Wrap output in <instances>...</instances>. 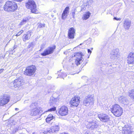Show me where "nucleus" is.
<instances>
[{
    "instance_id": "obj_1",
    "label": "nucleus",
    "mask_w": 134,
    "mask_h": 134,
    "mask_svg": "<svg viewBox=\"0 0 134 134\" xmlns=\"http://www.w3.org/2000/svg\"><path fill=\"white\" fill-rule=\"evenodd\" d=\"M17 3L12 1H8L3 7V9L5 12L12 13L15 12L18 9Z\"/></svg>"
},
{
    "instance_id": "obj_2",
    "label": "nucleus",
    "mask_w": 134,
    "mask_h": 134,
    "mask_svg": "<svg viewBox=\"0 0 134 134\" xmlns=\"http://www.w3.org/2000/svg\"><path fill=\"white\" fill-rule=\"evenodd\" d=\"M111 112L116 117L121 116L123 113V109L119 105L115 104L113 105L110 108Z\"/></svg>"
},
{
    "instance_id": "obj_3",
    "label": "nucleus",
    "mask_w": 134,
    "mask_h": 134,
    "mask_svg": "<svg viewBox=\"0 0 134 134\" xmlns=\"http://www.w3.org/2000/svg\"><path fill=\"white\" fill-rule=\"evenodd\" d=\"M26 8L30 10L31 13L35 14L39 13V10L37 8V5L33 0H29L25 3Z\"/></svg>"
},
{
    "instance_id": "obj_4",
    "label": "nucleus",
    "mask_w": 134,
    "mask_h": 134,
    "mask_svg": "<svg viewBox=\"0 0 134 134\" xmlns=\"http://www.w3.org/2000/svg\"><path fill=\"white\" fill-rule=\"evenodd\" d=\"M37 70V67L35 65H31L26 67L24 72V74L28 76H35Z\"/></svg>"
},
{
    "instance_id": "obj_5",
    "label": "nucleus",
    "mask_w": 134,
    "mask_h": 134,
    "mask_svg": "<svg viewBox=\"0 0 134 134\" xmlns=\"http://www.w3.org/2000/svg\"><path fill=\"white\" fill-rule=\"evenodd\" d=\"M81 101L80 97L78 96H75L72 97L69 102L70 107H77L80 104Z\"/></svg>"
},
{
    "instance_id": "obj_6",
    "label": "nucleus",
    "mask_w": 134,
    "mask_h": 134,
    "mask_svg": "<svg viewBox=\"0 0 134 134\" xmlns=\"http://www.w3.org/2000/svg\"><path fill=\"white\" fill-rule=\"evenodd\" d=\"M11 97L8 94H4L0 98V106H4L7 104L10 101Z\"/></svg>"
},
{
    "instance_id": "obj_7",
    "label": "nucleus",
    "mask_w": 134,
    "mask_h": 134,
    "mask_svg": "<svg viewBox=\"0 0 134 134\" xmlns=\"http://www.w3.org/2000/svg\"><path fill=\"white\" fill-rule=\"evenodd\" d=\"M56 46L55 44L49 46L48 49H45L41 53V55L42 56H46L52 54L56 49Z\"/></svg>"
},
{
    "instance_id": "obj_8",
    "label": "nucleus",
    "mask_w": 134,
    "mask_h": 134,
    "mask_svg": "<svg viewBox=\"0 0 134 134\" xmlns=\"http://www.w3.org/2000/svg\"><path fill=\"white\" fill-rule=\"evenodd\" d=\"M83 56V54L81 52H78L74 53V57L76 58L75 63L77 66L81 64V63L82 62V57Z\"/></svg>"
},
{
    "instance_id": "obj_9",
    "label": "nucleus",
    "mask_w": 134,
    "mask_h": 134,
    "mask_svg": "<svg viewBox=\"0 0 134 134\" xmlns=\"http://www.w3.org/2000/svg\"><path fill=\"white\" fill-rule=\"evenodd\" d=\"M68 109L66 106H62L58 110V114L61 116H64L67 115L68 114Z\"/></svg>"
},
{
    "instance_id": "obj_10",
    "label": "nucleus",
    "mask_w": 134,
    "mask_h": 134,
    "mask_svg": "<svg viewBox=\"0 0 134 134\" xmlns=\"http://www.w3.org/2000/svg\"><path fill=\"white\" fill-rule=\"evenodd\" d=\"M98 117L100 121L106 122L110 120V118L108 115L103 113H100L98 115Z\"/></svg>"
},
{
    "instance_id": "obj_11",
    "label": "nucleus",
    "mask_w": 134,
    "mask_h": 134,
    "mask_svg": "<svg viewBox=\"0 0 134 134\" xmlns=\"http://www.w3.org/2000/svg\"><path fill=\"white\" fill-rule=\"evenodd\" d=\"M43 112L42 108L40 107H36L32 109L30 111V115L31 116H35Z\"/></svg>"
},
{
    "instance_id": "obj_12",
    "label": "nucleus",
    "mask_w": 134,
    "mask_h": 134,
    "mask_svg": "<svg viewBox=\"0 0 134 134\" xmlns=\"http://www.w3.org/2000/svg\"><path fill=\"white\" fill-rule=\"evenodd\" d=\"M24 84V82L23 80L19 77L15 79L14 81V87L15 88H19Z\"/></svg>"
},
{
    "instance_id": "obj_13",
    "label": "nucleus",
    "mask_w": 134,
    "mask_h": 134,
    "mask_svg": "<svg viewBox=\"0 0 134 134\" xmlns=\"http://www.w3.org/2000/svg\"><path fill=\"white\" fill-rule=\"evenodd\" d=\"M75 29L73 27H71L68 30V36L69 39H72L75 37Z\"/></svg>"
},
{
    "instance_id": "obj_14",
    "label": "nucleus",
    "mask_w": 134,
    "mask_h": 134,
    "mask_svg": "<svg viewBox=\"0 0 134 134\" xmlns=\"http://www.w3.org/2000/svg\"><path fill=\"white\" fill-rule=\"evenodd\" d=\"M127 63L129 64H134V53L130 52L127 57Z\"/></svg>"
},
{
    "instance_id": "obj_15",
    "label": "nucleus",
    "mask_w": 134,
    "mask_h": 134,
    "mask_svg": "<svg viewBox=\"0 0 134 134\" xmlns=\"http://www.w3.org/2000/svg\"><path fill=\"white\" fill-rule=\"evenodd\" d=\"M32 33L31 31L29 30L26 34H24L22 37V39L24 41H26L29 40L31 38Z\"/></svg>"
},
{
    "instance_id": "obj_16",
    "label": "nucleus",
    "mask_w": 134,
    "mask_h": 134,
    "mask_svg": "<svg viewBox=\"0 0 134 134\" xmlns=\"http://www.w3.org/2000/svg\"><path fill=\"white\" fill-rule=\"evenodd\" d=\"M94 100L93 96L92 95L89 96L83 101V103L87 104L88 103H93Z\"/></svg>"
},
{
    "instance_id": "obj_17",
    "label": "nucleus",
    "mask_w": 134,
    "mask_h": 134,
    "mask_svg": "<svg viewBox=\"0 0 134 134\" xmlns=\"http://www.w3.org/2000/svg\"><path fill=\"white\" fill-rule=\"evenodd\" d=\"M69 7H66L63 10L62 14V18L65 19L67 18L69 12Z\"/></svg>"
},
{
    "instance_id": "obj_18",
    "label": "nucleus",
    "mask_w": 134,
    "mask_h": 134,
    "mask_svg": "<svg viewBox=\"0 0 134 134\" xmlns=\"http://www.w3.org/2000/svg\"><path fill=\"white\" fill-rule=\"evenodd\" d=\"M59 127L58 125H55L50 128L49 132H57L59 130Z\"/></svg>"
},
{
    "instance_id": "obj_19",
    "label": "nucleus",
    "mask_w": 134,
    "mask_h": 134,
    "mask_svg": "<svg viewBox=\"0 0 134 134\" xmlns=\"http://www.w3.org/2000/svg\"><path fill=\"white\" fill-rule=\"evenodd\" d=\"M91 15V13L89 11L85 12L84 14L82 17V19L83 20H86L88 19L90 17Z\"/></svg>"
},
{
    "instance_id": "obj_20",
    "label": "nucleus",
    "mask_w": 134,
    "mask_h": 134,
    "mask_svg": "<svg viewBox=\"0 0 134 134\" xmlns=\"http://www.w3.org/2000/svg\"><path fill=\"white\" fill-rule=\"evenodd\" d=\"M54 118V116H53L52 114H50L48 115L46 118V121L47 122L49 123L51 120H52Z\"/></svg>"
},
{
    "instance_id": "obj_21",
    "label": "nucleus",
    "mask_w": 134,
    "mask_h": 134,
    "mask_svg": "<svg viewBox=\"0 0 134 134\" xmlns=\"http://www.w3.org/2000/svg\"><path fill=\"white\" fill-rule=\"evenodd\" d=\"M129 95L131 98L134 100V89L131 90L129 92Z\"/></svg>"
},
{
    "instance_id": "obj_22",
    "label": "nucleus",
    "mask_w": 134,
    "mask_h": 134,
    "mask_svg": "<svg viewBox=\"0 0 134 134\" xmlns=\"http://www.w3.org/2000/svg\"><path fill=\"white\" fill-rule=\"evenodd\" d=\"M130 25V22L129 21H125L124 24V26L126 29H128Z\"/></svg>"
},
{
    "instance_id": "obj_23",
    "label": "nucleus",
    "mask_w": 134,
    "mask_h": 134,
    "mask_svg": "<svg viewBox=\"0 0 134 134\" xmlns=\"http://www.w3.org/2000/svg\"><path fill=\"white\" fill-rule=\"evenodd\" d=\"M29 20V19L27 17L23 19L22 21L20 23V25H23L27 22Z\"/></svg>"
},
{
    "instance_id": "obj_24",
    "label": "nucleus",
    "mask_w": 134,
    "mask_h": 134,
    "mask_svg": "<svg viewBox=\"0 0 134 134\" xmlns=\"http://www.w3.org/2000/svg\"><path fill=\"white\" fill-rule=\"evenodd\" d=\"M122 134H130V131L128 129L123 130Z\"/></svg>"
},
{
    "instance_id": "obj_25",
    "label": "nucleus",
    "mask_w": 134,
    "mask_h": 134,
    "mask_svg": "<svg viewBox=\"0 0 134 134\" xmlns=\"http://www.w3.org/2000/svg\"><path fill=\"white\" fill-rule=\"evenodd\" d=\"M24 32V30H21L19 31L15 35L16 36H19L20 35L22 34Z\"/></svg>"
},
{
    "instance_id": "obj_26",
    "label": "nucleus",
    "mask_w": 134,
    "mask_h": 134,
    "mask_svg": "<svg viewBox=\"0 0 134 134\" xmlns=\"http://www.w3.org/2000/svg\"><path fill=\"white\" fill-rule=\"evenodd\" d=\"M34 46V44L33 42H31L30 43L28 46V48H29L31 47H33Z\"/></svg>"
},
{
    "instance_id": "obj_27",
    "label": "nucleus",
    "mask_w": 134,
    "mask_h": 134,
    "mask_svg": "<svg viewBox=\"0 0 134 134\" xmlns=\"http://www.w3.org/2000/svg\"><path fill=\"white\" fill-rule=\"evenodd\" d=\"M56 110V107H53V108H50L48 110V111H54Z\"/></svg>"
},
{
    "instance_id": "obj_28",
    "label": "nucleus",
    "mask_w": 134,
    "mask_h": 134,
    "mask_svg": "<svg viewBox=\"0 0 134 134\" xmlns=\"http://www.w3.org/2000/svg\"><path fill=\"white\" fill-rule=\"evenodd\" d=\"M45 26V24L44 23L42 24L40 23L38 26V28H41L44 27Z\"/></svg>"
},
{
    "instance_id": "obj_29",
    "label": "nucleus",
    "mask_w": 134,
    "mask_h": 134,
    "mask_svg": "<svg viewBox=\"0 0 134 134\" xmlns=\"http://www.w3.org/2000/svg\"><path fill=\"white\" fill-rule=\"evenodd\" d=\"M37 104L35 103H32L31 104L30 106L31 108H33L34 107L36 106V105Z\"/></svg>"
},
{
    "instance_id": "obj_30",
    "label": "nucleus",
    "mask_w": 134,
    "mask_h": 134,
    "mask_svg": "<svg viewBox=\"0 0 134 134\" xmlns=\"http://www.w3.org/2000/svg\"><path fill=\"white\" fill-rule=\"evenodd\" d=\"M75 12H72V17L74 19L75 18Z\"/></svg>"
},
{
    "instance_id": "obj_31",
    "label": "nucleus",
    "mask_w": 134,
    "mask_h": 134,
    "mask_svg": "<svg viewBox=\"0 0 134 134\" xmlns=\"http://www.w3.org/2000/svg\"><path fill=\"white\" fill-rule=\"evenodd\" d=\"M113 19L114 20H116L118 21V20H121V18H117L116 17H114L113 18Z\"/></svg>"
},
{
    "instance_id": "obj_32",
    "label": "nucleus",
    "mask_w": 134,
    "mask_h": 134,
    "mask_svg": "<svg viewBox=\"0 0 134 134\" xmlns=\"http://www.w3.org/2000/svg\"><path fill=\"white\" fill-rule=\"evenodd\" d=\"M14 1H15L16 2H22L23 0H13Z\"/></svg>"
},
{
    "instance_id": "obj_33",
    "label": "nucleus",
    "mask_w": 134,
    "mask_h": 134,
    "mask_svg": "<svg viewBox=\"0 0 134 134\" xmlns=\"http://www.w3.org/2000/svg\"><path fill=\"white\" fill-rule=\"evenodd\" d=\"M4 70V69L3 68L1 69H0V74Z\"/></svg>"
},
{
    "instance_id": "obj_34",
    "label": "nucleus",
    "mask_w": 134,
    "mask_h": 134,
    "mask_svg": "<svg viewBox=\"0 0 134 134\" xmlns=\"http://www.w3.org/2000/svg\"><path fill=\"white\" fill-rule=\"evenodd\" d=\"M87 51H88V53H90V54H91V53L92 52H91V51L89 49H88L87 50Z\"/></svg>"
},
{
    "instance_id": "obj_35",
    "label": "nucleus",
    "mask_w": 134,
    "mask_h": 134,
    "mask_svg": "<svg viewBox=\"0 0 134 134\" xmlns=\"http://www.w3.org/2000/svg\"><path fill=\"white\" fill-rule=\"evenodd\" d=\"M15 110H19V109L18 108H15Z\"/></svg>"
}]
</instances>
